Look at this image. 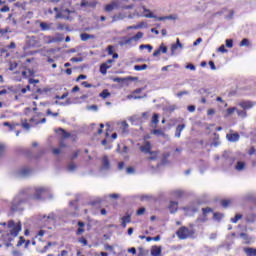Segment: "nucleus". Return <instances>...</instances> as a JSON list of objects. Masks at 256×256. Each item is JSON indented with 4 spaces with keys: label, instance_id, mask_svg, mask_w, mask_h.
<instances>
[{
    "label": "nucleus",
    "instance_id": "6",
    "mask_svg": "<svg viewBox=\"0 0 256 256\" xmlns=\"http://www.w3.org/2000/svg\"><path fill=\"white\" fill-rule=\"evenodd\" d=\"M111 63H115L114 59H108L105 63L100 65V73L102 75H107V69H111Z\"/></svg>",
    "mask_w": 256,
    "mask_h": 256
},
{
    "label": "nucleus",
    "instance_id": "27",
    "mask_svg": "<svg viewBox=\"0 0 256 256\" xmlns=\"http://www.w3.org/2000/svg\"><path fill=\"white\" fill-rule=\"evenodd\" d=\"M81 41H89V39H95V35L93 34H87V33H82L80 35Z\"/></svg>",
    "mask_w": 256,
    "mask_h": 256
},
{
    "label": "nucleus",
    "instance_id": "53",
    "mask_svg": "<svg viewBox=\"0 0 256 256\" xmlns=\"http://www.w3.org/2000/svg\"><path fill=\"white\" fill-rule=\"evenodd\" d=\"M133 7H135V5H133V4H130V5L120 4V9L130 10V9H133Z\"/></svg>",
    "mask_w": 256,
    "mask_h": 256
},
{
    "label": "nucleus",
    "instance_id": "62",
    "mask_svg": "<svg viewBox=\"0 0 256 256\" xmlns=\"http://www.w3.org/2000/svg\"><path fill=\"white\" fill-rule=\"evenodd\" d=\"M25 243V238L23 236H20L19 241L17 243V247H21Z\"/></svg>",
    "mask_w": 256,
    "mask_h": 256
},
{
    "label": "nucleus",
    "instance_id": "5",
    "mask_svg": "<svg viewBox=\"0 0 256 256\" xmlns=\"http://www.w3.org/2000/svg\"><path fill=\"white\" fill-rule=\"evenodd\" d=\"M121 3H123V0H113L110 4L105 6L104 11L111 13L114 9H121Z\"/></svg>",
    "mask_w": 256,
    "mask_h": 256
},
{
    "label": "nucleus",
    "instance_id": "45",
    "mask_svg": "<svg viewBox=\"0 0 256 256\" xmlns=\"http://www.w3.org/2000/svg\"><path fill=\"white\" fill-rule=\"evenodd\" d=\"M79 153H81V150H76L71 156L70 161H75L79 157Z\"/></svg>",
    "mask_w": 256,
    "mask_h": 256
},
{
    "label": "nucleus",
    "instance_id": "58",
    "mask_svg": "<svg viewBox=\"0 0 256 256\" xmlns=\"http://www.w3.org/2000/svg\"><path fill=\"white\" fill-rule=\"evenodd\" d=\"M126 173L127 175H133V173H135V168L133 167L126 168Z\"/></svg>",
    "mask_w": 256,
    "mask_h": 256
},
{
    "label": "nucleus",
    "instance_id": "35",
    "mask_svg": "<svg viewBox=\"0 0 256 256\" xmlns=\"http://www.w3.org/2000/svg\"><path fill=\"white\" fill-rule=\"evenodd\" d=\"M55 19H66L67 21H71V17L63 14V12H57Z\"/></svg>",
    "mask_w": 256,
    "mask_h": 256
},
{
    "label": "nucleus",
    "instance_id": "9",
    "mask_svg": "<svg viewBox=\"0 0 256 256\" xmlns=\"http://www.w3.org/2000/svg\"><path fill=\"white\" fill-rule=\"evenodd\" d=\"M40 29L41 31H55V28H53V23L47 22H40Z\"/></svg>",
    "mask_w": 256,
    "mask_h": 256
},
{
    "label": "nucleus",
    "instance_id": "22",
    "mask_svg": "<svg viewBox=\"0 0 256 256\" xmlns=\"http://www.w3.org/2000/svg\"><path fill=\"white\" fill-rule=\"evenodd\" d=\"M142 9L144 12V17H146L147 19L155 18V15L153 14V12H151L149 9L145 8V6H143Z\"/></svg>",
    "mask_w": 256,
    "mask_h": 256
},
{
    "label": "nucleus",
    "instance_id": "13",
    "mask_svg": "<svg viewBox=\"0 0 256 256\" xmlns=\"http://www.w3.org/2000/svg\"><path fill=\"white\" fill-rule=\"evenodd\" d=\"M58 41H61L59 38L51 37V36H44L43 37V42L46 45H51V43H57Z\"/></svg>",
    "mask_w": 256,
    "mask_h": 256
},
{
    "label": "nucleus",
    "instance_id": "25",
    "mask_svg": "<svg viewBox=\"0 0 256 256\" xmlns=\"http://www.w3.org/2000/svg\"><path fill=\"white\" fill-rule=\"evenodd\" d=\"M245 167H246V164L244 161H238L234 166V169H236V171H244Z\"/></svg>",
    "mask_w": 256,
    "mask_h": 256
},
{
    "label": "nucleus",
    "instance_id": "28",
    "mask_svg": "<svg viewBox=\"0 0 256 256\" xmlns=\"http://www.w3.org/2000/svg\"><path fill=\"white\" fill-rule=\"evenodd\" d=\"M80 7H97V3L82 0V2L80 3Z\"/></svg>",
    "mask_w": 256,
    "mask_h": 256
},
{
    "label": "nucleus",
    "instance_id": "23",
    "mask_svg": "<svg viewBox=\"0 0 256 256\" xmlns=\"http://www.w3.org/2000/svg\"><path fill=\"white\" fill-rule=\"evenodd\" d=\"M56 133H61L62 139H69V137H71V134H69V132L65 131L63 128H58Z\"/></svg>",
    "mask_w": 256,
    "mask_h": 256
},
{
    "label": "nucleus",
    "instance_id": "12",
    "mask_svg": "<svg viewBox=\"0 0 256 256\" xmlns=\"http://www.w3.org/2000/svg\"><path fill=\"white\" fill-rule=\"evenodd\" d=\"M140 151L146 155L151 152V142L146 141L144 145L140 146Z\"/></svg>",
    "mask_w": 256,
    "mask_h": 256
},
{
    "label": "nucleus",
    "instance_id": "24",
    "mask_svg": "<svg viewBox=\"0 0 256 256\" xmlns=\"http://www.w3.org/2000/svg\"><path fill=\"white\" fill-rule=\"evenodd\" d=\"M151 255L152 256H161V246H152L151 248Z\"/></svg>",
    "mask_w": 256,
    "mask_h": 256
},
{
    "label": "nucleus",
    "instance_id": "29",
    "mask_svg": "<svg viewBox=\"0 0 256 256\" xmlns=\"http://www.w3.org/2000/svg\"><path fill=\"white\" fill-rule=\"evenodd\" d=\"M176 109H179V107H177L175 104L163 107V111H168V113H173V111H176Z\"/></svg>",
    "mask_w": 256,
    "mask_h": 256
},
{
    "label": "nucleus",
    "instance_id": "31",
    "mask_svg": "<svg viewBox=\"0 0 256 256\" xmlns=\"http://www.w3.org/2000/svg\"><path fill=\"white\" fill-rule=\"evenodd\" d=\"M157 123H159V114H153L152 120H151V127L153 128L157 127Z\"/></svg>",
    "mask_w": 256,
    "mask_h": 256
},
{
    "label": "nucleus",
    "instance_id": "20",
    "mask_svg": "<svg viewBox=\"0 0 256 256\" xmlns=\"http://www.w3.org/2000/svg\"><path fill=\"white\" fill-rule=\"evenodd\" d=\"M184 211H186V213H197V211H199V208H197L196 205H189L184 207Z\"/></svg>",
    "mask_w": 256,
    "mask_h": 256
},
{
    "label": "nucleus",
    "instance_id": "2",
    "mask_svg": "<svg viewBox=\"0 0 256 256\" xmlns=\"http://www.w3.org/2000/svg\"><path fill=\"white\" fill-rule=\"evenodd\" d=\"M8 229H10V232L6 234L5 240L9 243L6 244L7 247H11V241L15 240V237L19 236V233H21L23 226L21 222L15 223L14 220H10L7 224Z\"/></svg>",
    "mask_w": 256,
    "mask_h": 256
},
{
    "label": "nucleus",
    "instance_id": "16",
    "mask_svg": "<svg viewBox=\"0 0 256 256\" xmlns=\"http://www.w3.org/2000/svg\"><path fill=\"white\" fill-rule=\"evenodd\" d=\"M101 169H104L105 171H109L111 169V164L109 163V158L107 156H104L102 158V167Z\"/></svg>",
    "mask_w": 256,
    "mask_h": 256
},
{
    "label": "nucleus",
    "instance_id": "41",
    "mask_svg": "<svg viewBox=\"0 0 256 256\" xmlns=\"http://www.w3.org/2000/svg\"><path fill=\"white\" fill-rule=\"evenodd\" d=\"M100 97H102V99H107V97H111V93L109 90L105 89L100 93Z\"/></svg>",
    "mask_w": 256,
    "mask_h": 256
},
{
    "label": "nucleus",
    "instance_id": "36",
    "mask_svg": "<svg viewBox=\"0 0 256 256\" xmlns=\"http://www.w3.org/2000/svg\"><path fill=\"white\" fill-rule=\"evenodd\" d=\"M143 49H148V53H151V51H153V46H151V44H141L139 50L143 51Z\"/></svg>",
    "mask_w": 256,
    "mask_h": 256
},
{
    "label": "nucleus",
    "instance_id": "30",
    "mask_svg": "<svg viewBox=\"0 0 256 256\" xmlns=\"http://www.w3.org/2000/svg\"><path fill=\"white\" fill-rule=\"evenodd\" d=\"M183 129H185V124H179L176 127L175 137H181V132L183 131Z\"/></svg>",
    "mask_w": 256,
    "mask_h": 256
},
{
    "label": "nucleus",
    "instance_id": "52",
    "mask_svg": "<svg viewBox=\"0 0 256 256\" xmlns=\"http://www.w3.org/2000/svg\"><path fill=\"white\" fill-rule=\"evenodd\" d=\"M124 223H131V215L127 214L121 218Z\"/></svg>",
    "mask_w": 256,
    "mask_h": 256
},
{
    "label": "nucleus",
    "instance_id": "11",
    "mask_svg": "<svg viewBox=\"0 0 256 256\" xmlns=\"http://www.w3.org/2000/svg\"><path fill=\"white\" fill-rule=\"evenodd\" d=\"M202 213L204 215L203 218H198L197 221L198 222H201V223H205V221H207V214L208 213H213V209L209 208V207H206V208H202Z\"/></svg>",
    "mask_w": 256,
    "mask_h": 256
},
{
    "label": "nucleus",
    "instance_id": "10",
    "mask_svg": "<svg viewBox=\"0 0 256 256\" xmlns=\"http://www.w3.org/2000/svg\"><path fill=\"white\" fill-rule=\"evenodd\" d=\"M113 82L114 83H126V81H136L137 78H134V77H126V78H121V77H114L113 79Z\"/></svg>",
    "mask_w": 256,
    "mask_h": 256
},
{
    "label": "nucleus",
    "instance_id": "18",
    "mask_svg": "<svg viewBox=\"0 0 256 256\" xmlns=\"http://www.w3.org/2000/svg\"><path fill=\"white\" fill-rule=\"evenodd\" d=\"M243 251L246 256H256V248L244 247Z\"/></svg>",
    "mask_w": 256,
    "mask_h": 256
},
{
    "label": "nucleus",
    "instance_id": "57",
    "mask_svg": "<svg viewBox=\"0 0 256 256\" xmlns=\"http://www.w3.org/2000/svg\"><path fill=\"white\" fill-rule=\"evenodd\" d=\"M161 55V46H158L157 50L153 52V57H159Z\"/></svg>",
    "mask_w": 256,
    "mask_h": 256
},
{
    "label": "nucleus",
    "instance_id": "56",
    "mask_svg": "<svg viewBox=\"0 0 256 256\" xmlns=\"http://www.w3.org/2000/svg\"><path fill=\"white\" fill-rule=\"evenodd\" d=\"M149 253V250H145L143 248H139V256H145Z\"/></svg>",
    "mask_w": 256,
    "mask_h": 256
},
{
    "label": "nucleus",
    "instance_id": "37",
    "mask_svg": "<svg viewBox=\"0 0 256 256\" xmlns=\"http://www.w3.org/2000/svg\"><path fill=\"white\" fill-rule=\"evenodd\" d=\"M175 19H177V15H168L161 17V21H175Z\"/></svg>",
    "mask_w": 256,
    "mask_h": 256
},
{
    "label": "nucleus",
    "instance_id": "48",
    "mask_svg": "<svg viewBox=\"0 0 256 256\" xmlns=\"http://www.w3.org/2000/svg\"><path fill=\"white\" fill-rule=\"evenodd\" d=\"M161 165V162H157L156 167L155 166H150V169L152 173H157L159 171V166Z\"/></svg>",
    "mask_w": 256,
    "mask_h": 256
},
{
    "label": "nucleus",
    "instance_id": "19",
    "mask_svg": "<svg viewBox=\"0 0 256 256\" xmlns=\"http://www.w3.org/2000/svg\"><path fill=\"white\" fill-rule=\"evenodd\" d=\"M168 209L170 211V213H175L177 211V209H179V203L176 201H171Z\"/></svg>",
    "mask_w": 256,
    "mask_h": 256
},
{
    "label": "nucleus",
    "instance_id": "8",
    "mask_svg": "<svg viewBox=\"0 0 256 256\" xmlns=\"http://www.w3.org/2000/svg\"><path fill=\"white\" fill-rule=\"evenodd\" d=\"M169 157H171V152H164L162 154L161 158V165H171V160H169Z\"/></svg>",
    "mask_w": 256,
    "mask_h": 256
},
{
    "label": "nucleus",
    "instance_id": "54",
    "mask_svg": "<svg viewBox=\"0 0 256 256\" xmlns=\"http://www.w3.org/2000/svg\"><path fill=\"white\" fill-rule=\"evenodd\" d=\"M231 203V200H222L221 205L224 207V209H227L229 207V204Z\"/></svg>",
    "mask_w": 256,
    "mask_h": 256
},
{
    "label": "nucleus",
    "instance_id": "3",
    "mask_svg": "<svg viewBox=\"0 0 256 256\" xmlns=\"http://www.w3.org/2000/svg\"><path fill=\"white\" fill-rule=\"evenodd\" d=\"M142 38H143V32H138L136 35L129 38L122 37V39L118 42V45H120V47H125V45H128L129 47H135L139 39H142Z\"/></svg>",
    "mask_w": 256,
    "mask_h": 256
},
{
    "label": "nucleus",
    "instance_id": "44",
    "mask_svg": "<svg viewBox=\"0 0 256 256\" xmlns=\"http://www.w3.org/2000/svg\"><path fill=\"white\" fill-rule=\"evenodd\" d=\"M223 217H224V215L222 213H219V212H215L213 214V219H215L216 221H221Z\"/></svg>",
    "mask_w": 256,
    "mask_h": 256
},
{
    "label": "nucleus",
    "instance_id": "1",
    "mask_svg": "<svg viewBox=\"0 0 256 256\" xmlns=\"http://www.w3.org/2000/svg\"><path fill=\"white\" fill-rule=\"evenodd\" d=\"M49 197V188L47 187H32L21 190L19 194L13 199L10 213H19L25 208L23 207L29 199L36 201H43Z\"/></svg>",
    "mask_w": 256,
    "mask_h": 256
},
{
    "label": "nucleus",
    "instance_id": "33",
    "mask_svg": "<svg viewBox=\"0 0 256 256\" xmlns=\"http://www.w3.org/2000/svg\"><path fill=\"white\" fill-rule=\"evenodd\" d=\"M234 163H235V157L233 156L227 157L225 160V165H227V167H233Z\"/></svg>",
    "mask_w": 256,
    "mask_h": 256
},
{
    "label": "nucleus",
    "instance_id": "7",
    "mask_svg": "<svg viewBox=\"0 0 256 256\" xmlns=\"http://www.w3.org/2000/svg\"><path fill=\"white\" fill-rule=\"evenodd\" d=\"M226 139L230 143H237V141H239V139H241V136L239 135V133L236 132V133H232V134H227Z\"/></svg>",
    "mask_w": 256,
    "mask_h": 256
},
{
    "label": "nucleus",
    "instance_id": "47",
    "mask_svg": "<svg viewBox=\"0 0 256 256\" xmlns=\"http://www.w3.org/2000/svg\"><path fill=\"white\" fill-rule=\"evenodd\" d=\"M240 47H249V39H242V41L240 42Z\"/></svg>",
    "mask_w": 256,
    "mask_h": 256
},
{
    "label": "nucleus",
    "instance_id": "55",
    "mask_svg": "<svg viewBox=\"0 0 256 256\" xmlns=\"http://www.w3.org/2000/svg\"><path fill=\"white\" fill-rule=\"evenodd\" d=\"M22 127L23 129H25L26 131H29V129H31V124L28 123L27 121L22 123Z\"/></svg>",
    "mask_w": 256,
    "mask_h": 256
},
{
    "label": "nucleus",
    "instance_id": "38",
    "mask_svg": "<svg viewBox=\"0 0 256 256\" xmlns=\"http://www.w3.org/2000/svg\"><path fill=\"white\" fill-rule=\"evenodd\" d=\"M68 173H73V171H75V169H77V165H75V163L71 162L67 165L66 167Z\"/></svg>",
    "mask_w": 256,
    "mask_h": 256
},
{
    "label": "nucleus",
    "instance_id": "51",
    "mask_svg": "<svg viewBox=\"0 0 256 256\" xmlns=\"http://www.w3.org/2000/svg\"><path fill=\"white\" fill-rule=\"evenodd\" d=\"M72 63H81L83 61V57H73L70 59Z\"/></svg>",
    "mask_w": 256,
    "mask_h": 256
},
{
    "label": "nucleus",
    "instance_id": "43",
    "mask_svg": "<svg viewBox=\"0 0 256 256\" xmlns=\"http://www.w3.org/2000/svg\"><path fill=\"white\" fill-rule=\"evenodd\" d=\"M6 33H11V29L9 27H6L4 29L0 28V37H4Z\"/></svg>",
    "mask_w": 256,
    "mask_h": 256
},
{
    "label": "nucleus",
    "instance_id": "26",
    "mask_svg": "<svg viewBox=\"0 0 256 256\" xmlns=\"http://www.w3.org/2000/svg\"><path fill=\"white\" fill-rule=\"evenodd\" d=\"M239 237L241 239H243V241L246 245H249V243H251V238L249 237V235L247 233L242 232L239 234Z\"/></svg>",
    "mask_w": 256,
    "mask_h": 256
},
{
    "label": "nucleus",
    "instance_id": "40",
    "mask_svg": "<svg viewBox=\"0 0 256 256\" xmlns=\"http://www.w3.org/2000/svg\"><path fill=\"white\" fill-rule=\"evenodd\" d=\"M148 155L150 157L148 158L149 161H157L158 153L151 151Z\"/></svg>",
    "mask_w": 256,
    "mask_h": 256
},
{
    "label": "nucleus",
    "instance_id": "17",
    "mask_svg": "<svg viewBox=\"0 0 256 256\" xmlns=\"http://www.w3.org/2000/svg\"><path fill=\"white\" fill-rule=\"evenodd\" d=\"M172 195H174L176 199H182V197H187V192L184 190H174Z\"/></svg>",
    "mask_w": 256,
    "mask_h": 256
},
{
    "label": "nucleus",
    "instance_id": "42",
    "mask_svg": "<svg viewBox=\"0 0 256 256\" xmlns=\"http://www.w3.org/2000/svg\"><path fill=\"white\" fill-rule=\"evenodd\" d=\"M145 69H147V64L135 65L134 66L135 71H145Z\"/></svg>",
    "mask_w": 256,
    "mask_h": 256
},
{
    "label": "nucleus",
    "instance_id": "46",
    "mask_svg": "<svg viewBox=\"0 0 256 256\" xmlns=\"http://www.w3.org/2000/svg\"><path fill=\"white\" fill-rule=\"evenodd\" d=\"M239 219H243V215L241 214H236L234 218H231V223H237Z\"/></svg>",
    "mask_w": 256,
    "mask_h": 256
},
{
    "label": "nucleus",
    "instance_id": "34",
    "mask_svg": "<svg viewBox=\"0 0 256 256\" xmlns=\"http://www.w3.org/2000/svg\"><path fill=\"white\" fill-rule=\"evenodd\" d=\"M198 93L200 95H202V97H209V95H211V91H209V89L206 88H201Z\"/></svg>",
    "mask_w": 256,
    "mask_h": 256
},
{
    "label": "nucleus",
    "instance_id": "59",
    "mask_svg": "<svg viewBox=\"0 0 256 256\" xmlns=\"http://www.w3.org/2000/svg\"><path fill=\"white\" fill-rule=\"evenodd\" d=\"M235 111H237L236 107L228 108L227 115H233V113H235Z\"/></svg>",
    "mask_w": 256,
    "mask_h": 256
},
{
    "label": "nucleus",
    "instance_id": "49",
    "mask_svg": "<svg viewBox=\"0 0 256 256\" xmlns=\"http://www.w3.org/2000/svg\"><path fill=\"white\" fill-rule=\"evenodd\" d=\"M43 219H49L50 221H55V213L51 212L48 216L44 215Z\"/></svg>",
    "mask_w": 256,
    "mask_h": 256
},
{
    "label": "nucleus",
    "instance_id": "64",
    "mask_svg": "<svg viewBox=\"0 0 256 256\" xmlns=\"http://www.w3.org/2000/svg\"><path fill=\"white\" fill-rule=\"evenodd\" d=\"M57 256H69V251L67 250H62L60 254H58Z\"/></svg>",
    "mask_w": 256,
    "mask_h": 256
},
{
    "label": "nucleus",
    "instance_id": "15",
    "mask_svg": "<svg viewBox=\"0 0 256 256\" xmlns=\"http://www.w3.org/2000/svg\"><path fill=\"white\" fill-rule=\"evenodd\" d=\"M177 49H183V44H181L179 38H177L176 43L171 46V55H175V51H177Z\"/></svg>",
    "mask_w": 256,
    "mask_h": 256
},
{
    "label": "nucleus",
    "instance_id": "60",
    "mask_svg": "<svg viewBox=\"0 0 256 256\" xmlns=\"http://www.w3.org/2000/svg\"><path fill=\"white\" fill-rule=\"evenodd\" d=\"M226 47H228L229 49L233 48V40L227 39L226 40Z\"/></svg>",
    "mask_w": 256,
    "mask_h": 256
},
{
    "label": "nucleus",
    "instance_id": "63",
    "mask_svg": "<svg viewBox=\"0 0 256 256\" xmlns=\"http://www.w3.org/2000/svg\"><path fill=\"white\" fill-rule=\"evenodd\" d=\"M79 243H82V245H84V246H87V240L85 239V237H81V238H79Z\"/></svg>",
    "mask_w": 256,
    "mask_h": 256
},
{
    "label": "nucleus",
    "instance_id": "61",
    "mask_svg": "<svg viewBox=\"0 0 256 256\" xmlns=\"http://www.w3.org/2000/svg\"><path fill=\"white\" fill-rule=\"evenodd\" d=\"M237 114L239 115V117H247V112H245L244 110H237Z\"/></svg>",
    "mask_w": 256,
    "mask_h": 256
},
{
    "label": "nucleus",
    "instance_id": "14",
    "mask_svg": "<svg viewBox=\"0 0 256 256\" xmlns=\"http://www.w3.org/2000/svg\"><path fill=\"white\" fill-rule=\"evenodd\" d=\"M31 175V169L24 167L18 171V177H29Z\"/></svg>",
    "mask_w": 256,
    "mask_h": 256
},
{
    "label": "nucleus",
    "instance_id": "50",
    "mask_svg": "<svg viewBox=\"0 0 256 256\" xmlns=\"http://www.w3.org/2000/svg\"><path fill=\"white\" fill-rule=\"evenodd\" d=\"M151 199V195L143 194L140 196V201H149Z\"/></svg>",
    "mask_w": 256,
    "mask_h": 256
},
{
    "label": "nucleus",
    "instance_id": "32",
    "mask_svg": "<svg viewBox=\"0 0 256 256\" xmlns=\"http://www.w3.org/2000/svg\"><path fill=\"white\" fill-rule=\"evenodd\" d=\"M240 107H242V109H251L253 107V102L251 101L241 102Z\"/></svg>",
    "mask_w": 256,
    "mask_h": 256
},
{
    "label": "nucleus",
    "instance_id": "39",
    "mask_svg": "<svg viewBox=\"0 0 256 256\" xmlns=\"http://www.w3.org/2000/svg\"><path fill=\"white\" fill-rule=\"evenodd\" d=\"M246 221L248 223H255L256 222V214H248L246 217Z\"/></svg>",
    "mask_w": 256,
    "mask_h": 256
},
{
    "label": "nucleus",
    "instance_id": "21",
    "mask_svg": "<svg viewBox=\"0 0 256 256\" xmlns=\"http://www.w3.org/2000/svg\"><path fill=\"white\" fill-rule=\"evenodd\" d=\"M125 14L123 13H118V14H115L114 16H112V23H115L117 21H123V19H125Z\"/></svg>",
    "mask_w": 256,
    "mask_h": 256
},
{
    "label": "nucleus",
    "instance_id": "4",
    "mask_svg": "<svg viewBox=\"0 0 256 256\" xmlns=\"http://www.w3.org/2000/svg\"><path fill=\"white\" fill-rule=\"evenodd\" d=\"M177 237L178 239H189V237H193V235H195V231L185 227V226H182L180 227L177 232Z\"/></svg>",
    "mask_w": 256,
    "mask_h": 256
}]
</instances>
